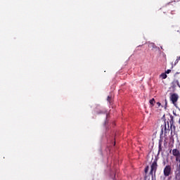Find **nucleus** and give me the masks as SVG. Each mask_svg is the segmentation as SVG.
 <instances>
[{
  "label": "nucleus",
  "instance_id": "nucleus-1",
  "mask_svg": "<svg viewBox=\"0 0 180 180\" xmlns=\"http://www.w3.org/2000/svg\"><path fill=\"white\" fill-rule=\"evenodd\" d=\"M157 167H158L157 159H155L150 166L151 169L150 172V174L152 175V176L155 175V172H157Z\"/></svg>",
  "mask_w": 180,
  "mask_h": 180
},
{
  "label": "nucleus",
  "instance_id": "nucleus-2",
  "mask_svg": "<svg viewBox=\"0 0 180 180\" xmlns=\"http://www.w3.org/2000/svg\"><path fill=\"white\" fill-rule=\"evenodd\" d=\"M171 165H167L165 166L163 170V174L165 176H169V175H171Z\"/></svg>",
  "mask_w": 180,
  "mask_h": 180
},
{
  "label": "nucleus",
  "instance_id": "nucleus-3",
  "mask_svg": "<svg viewBox=\"0 0 180 180\" xmlns=\"http://www.w3.org/2000/svg\"><path fill=\"white\" fill-rule=\"evenodd\" d=\"M179 96L176 94H172L170 96V101L172 102L173 105H176V102H178V99Z\"/></svg>",
  "mask_w": 180,
  "mask_h": 180
},
{
  "label": "nucleus",
  "instance_id": "nucleus-4",
  "mask_svg": "<svg viewBox=\"0 0 180 180\" xmlns=\"http://www.w3.org/2000/svg\"><path fill=\"white\" fill-rule=\"evenodd\" d=\"M172 155L176 158V161L180 160V151L177 148L172 150Z\"/></svg>",
  "mask_w": 180,
  "mask_h": 180
},
{
  "label": "nucleus",
  "instance_id": "nucleus-5",
  "mask_svg": "<svg viewBox=\"0 0 180 180\" xmlns=\"http://www.w3.org/2000/svg\"><path fill=\"white\" fill-rule=\"evenodd\" d=\"M169 123H170L171 133H172L173 131H175V125H174V116L172 115H170Z\"/></svg>",
  "mask_w": 180,
  "mask_h": 180
},
{
  "label": "nucleus",
  "instance_id": "nucleus-6",
  "mask_svg": "<svg viewBox=\"0 0 180 180\" xmlns=\"http://www.w3.org/2000/svg\"><path fill=\"white\" fill-rule=\"evenodd\" d=\"M177 162H179V165H178V167H177V171H178V173H176L175 174V179H178L179 178H180V159L179 160H176Z\"/></svg>",
  "mask_w": 180,
  "mask_h": 180
},
{
  "label": "nucleus",
  "instance_id": "nucleus-7",
  "mask_svg": "<svg viewBox=\"0 0 180 180\" xmlns=\"http://www.w3.org/2000/svg\"><path fill=\"white\" fill-rule=\"evenodd\" d=\"M176 86H179V88H180L179 81H178V79H174L172 82V88H175Z\"/></svg>",
  "mask_w": 180,
  "mask_h": 180
},
{
  "label": "nucleus",
  "instance_id": "nucleus-8",
  "mask_svg": "<svg viewBox=\"0 0 180 180\" xmlns=\"http://www.w3.org/2000/svg\"><path fill=\"white\" fill-rule=\"evenodd\" d=\"M148 47L149 48V49H152V50H155V49H160V48H158V47H157V46H155V44H154V43H153V42H151V43H148Z\"/></svg>",
  "mask_w": 180,
  "mask_h": 180
},
{
  "label": "nucleus",
  "instance_id": "nucleus-9",
  "mask_svg": "<svg viewBox=\"0 0 180 180\" xmlns=\"http://www.w3.org/2000/svg\"><path fill=\"white\" fill-rule=\"evenodd\" d=\"M167 130H168V129H167V122H165L164 124L162 125V129H161L162 134V133H164V131H165V133H167Z\"/></svg>",
  "mask_w": 180,
  "mask_h": 180
},
{
  "label": "nucleus",
  "instance_id": "nucleus-10",
  "mask_svg": "<svg viewBox=\"0 0 180 180\" xmlns=\"http://www.w3.org/2000/svg\"><path fill=\"white\" fill-rule=\"evenodd\" d=\"M103 113H105V115H106V120H108V112H106V111H105V110H100L99 112H97V115H102Z\"/></svg>",
  "mask_w": 180,
  "mask_h": 180
},
{
  "label": "nucleus",
  "instance_id": "nucleus-11",
  "mask_svg": "<svg viewBox=\"0 0 180 180\" xmlns=\"http://www.w3.org/2000/svg\"><path fill=\"white\" fill-rule=\"evenodd\" d=\"M149 103H150V105H152V106H154V104L155 103V100L154 98H152L149 101Z\"/></svg>",
  "mask_w": 180,
  "mask_h": 180
},
{
  "label": "nucleus",
  "instance_id": "nucleus-12",
  "mask_svg": "<svg viewBox=\"0 0 180 180\" xmlns=\"http://www.w3.org/2000/svg\"><path fill=\"white\" fill-rule=\"evenodd\" d=\"M160 77L162 78V79H165L167 78V74L165 73H162L160 75Z\"/></svg>",
  "mask_w": 180,
  "mask_h": 180
},
{
  "label": "nucleus",
  "instance_id": "nucleus-13",
  "mask_svg": "<svg viewBox=\"0 0 180 180\" xmlns=\"http://www.w3.org/2000/svg\"><path fill=\"white\" fill-rule=\"evenodd\" d=\"M162 143L161 141L159 142V145H158V148H159V151H162V148H161Z\"/></svg>",
  "mask_w": 180,
  "mask_h": 180
},
{
  "label": "nucleus",
  "instance_id": "nucleus-14",
  "mask_svg": "<svg viewBox=\"0 0 180 180\" xmlns=\"http://www.w3.org/2000/svg\"><path fill=\"white\" fill-rule=\"evenodd\" d=\"M148 169H149V167H148V166H147V167L145 168V172H146V174H147V172H148Z\"/></svg>",
  "mask_w": 180,
  "mask_h": 180
},
{
  "label": "nucleus",
  "instance_id": "nucleus-15",
  "mask_svg": "<svg viewBox=\"0 0 180 180\" xmlns=\"http://www.w3.org/2000/svg\"><path fill=\"white\" fill-rule=\"evenodd\" d=\"M169 72H171V70H167L166 71V74H169Z\"/></svg>",
  "mask_w": 180,
  "mask_h": 180
},
{
  "label": "nucleus",
  "instance_id": "nucleus-16",
  "mask_svg": "<svg viewBox=\"0 0 180 180\" xmlns=\"http://www.w3.org/2000/svg\"><path fill=\"white\" fill-rule=\"evenodd\" d=\"M157 105H158V106H161V103L158 102V103H157Z\"/></svg>",
  "mask_w": 180,
  "mask_h": 180
},
{
  "label": "nucleus",
  "instance_id": "nucleus-17",
  "mask_svg": "<svg viewBox=\"0 0 180 180\" xmlns=\"http://www.w3.org/2000/svg\"><path fill=\"white\" fill-rule=\"evenodd\" d=\"M109 99H110V96H108L107 101L109 102Z\"/></svg>",
  "mask_w": 180,
  "mask_h": 180
},
{
  "label": "nucleus",
  "instance_id": "nucleus-18",
  "mask_svg": "<svg viewBox=\"0 0 180 180\" xmlns=\"http://www.w3.org/2000/svg\"><path fill=\"white\" fill-rule=\"evenodd\" d=\"M173 115H174V116H176V112H175L174 111H173Z\"/></svg>",
  "mask_w": 180,
  "mask_h": 180
},
{
  "label": "nucleus",
  "instance_id": "nucleus-19",
  "mask_svg": "<svg viewBox=\"0 0 180 180\" xmlns=\"http://www.w3.org/2000/svg\"><path fill=\"white\" fill-rule=\"evenodd\" d=\"M167 124H168V125H167V127H169V124L168 122H167Z\"/></svg>",
  "mask_w": 180,
  "mask_h": 180
},
{
  "label": "nucleus",
  "instance_id": "nucleus-20",
  "mask_svg": "<svg viewBox=\"0 0 180 180\" xmlns=\"http://www.w3.org/2000/svg\"><path fill=\"white\" fill-rule=\"evenodd\" d=\"M165 105H167V100H165Z\"/></svg>",
  "mask_w": 180,
  "mask_h": 180
},
{
  "label": "nucleus",
  "instance_id": "nucleus-21",
  "mask_svg": "<svg viewBox=\"0 0 180 180\" xmlns=\"http://www.w3.org/2000/svg\"><path fill=\"white\" fill-rule=\"evenodd\" d=\"M107 121L105 122L104 124H106Z\"/></svg>",
  "mask_w": 180,
  "mask_h": 180
}]
</instances>
